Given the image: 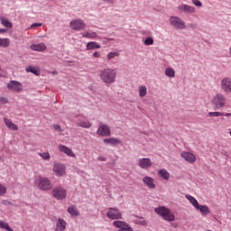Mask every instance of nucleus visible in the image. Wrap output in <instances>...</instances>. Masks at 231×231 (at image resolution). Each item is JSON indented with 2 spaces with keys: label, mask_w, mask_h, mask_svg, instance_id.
<instances>
[{
  "label": "nucleus",
  "mask_w": 231,
  "mask_h": 231,
  "mask_svg": "<svg viewBox=\"0 0 231 231\" xmlns=\"http://www.w3.org/2000/svg\"><path fill=\"white\" fill-rule=\"evenodd\" d=\"M97 134L98 136H111V129L107 125H100L97 130Z\"/></svg>",
  "instance_id": "9"
},
{
  "label": "nucleus",
  "mask_w": 231,
  "mask_h": 231,
  "mask_svg": "<svg viewBox=\"0 0 231 231\" xmlns=\"http://www.w3.org/2000/svg\"><path fill=\"white\" fill-rule=\"evenodd\" d=\"M0 228H3L4 230H7V231H14V229L10 227V225H8V223L3 220H0Z\"/></svg>",
  "instance_id": "34"
},
{
  "label": "nucleus",
  "mask_w": 231,
  "mask_h": 231,
  "mask_svg": "<svg viewBox=\"0 0 231 231\" xmlns=\"http://www.w3.org/2000/svg\"><path fill=\"white\" fill-rule=\"evenodd\" d=\"M68 212H69V214H70V216H73V217L79 216V210H77V207H75V206H70L68 208Z\"/></svg>",
  "instance_id": "31"
},
{
  "label": "nucleus",
  "mask_w": 231,
  "mask_h": 231,
  "mask_svg": "<svg viewBox=\"0 0 231 231\" xmlns=\"http://www.w3.org/2000/svg\"><path fill=\"white\" fill-rule=\"evenodd\" d=\"M186 199L191 203V205L197 208V207H199V203L196 199V198L192 197L191 195H186Z\"/></svg>",
  "instance_id": "28"
},
{
  "label": "nucleus",
  "mask_w": 231,
  "mask_h": 231,
  "mask_svg": "<svg viewBox=\"0 0 231 231\" xmlns=\"http://www.w3.org/2000/svg\"><path fill=\"white\" fill-rule=\"evenodd\" d=\"M30 48L32 51H46V44L44 43L32 44Z\"/></svg>",
  "instance_id": "21"
},
{
  "label": "nucleus",
  "mask_w": 231,
  "mask_h": 231,
  "mask_svg": "<svg viewBox=\"0 0 231 231\" xmlns=\"http://www.w3.org/2000/svg\"><path fill=\"white\" fill-rule=\"evenodd\" d=\"M120 54L116 51L113 52H108V54L106 55V59L107 60H111V59H115V57H118Z\"/></svg>",
  "instance_id": "37"
},
{
  "label": "nucleus",
  "mask_w": 231,
  "mask_h": 231,
  "mask_svg": "<svg viewBox=\"0 0 231 231\" xmlns=\"http://www.w3.org/2000/svg\"><path fill=\"white\" fill-rule=\"evenodd\" d=\"M39 26H42V23H34L30 26V29L38 28Z\"/></svg>",
  "instance_id": "42"
},
{
  "label": "nucleus",
  "mask_w": 231,
  "mask_h": 231,
  "mask_svg": "<svg viewBox=\"0 0 231 231\" xmlns=\"http://www.w3.org/2000/svg\"><path fill=\"white\" fill-rule=\"evenodd\" d=\"M78 125H79V127H84L85 129H89L91 123H89V121H79Z\"/></svg>",
  "instance_id": "35"
},
{
  "label": "nucleus",
  "mask_w": 231,
  "mask_h": 231,
  "mask_svg": "<svg viewBox=\"0 0 231 231\" xmlns=\"http://www.w3.org/2000/svg\"><path fill=\"white\" fill-rule=\"evenodd\" d=\"M211 104L214 105L216 109H223L226 106V97L225 95L217 93L213 97Z\"/></svg>",
  "instance_id": "3"
},
{
  "label": "nucleus",
  "mask_w": 231,
  "mask_h": 231,
  "mask_svg": "<svg viewBox=\"0 0 231 231\" xmlns=\"http://www.w3.org/2000/svg\"><path fill=\"white\" fill-rule=\"evenodd\" d=\"M136 223H138V225H142L143 226H147V222L145 221V219H143V217H140L136 220Z\"/></svg>",
  "instance_id": "39"
},
{
  "label": "nucleus",
  "mask_w": 231,
  "mask_h": 231,
  "mask_svg": "<svg viewBox=\"0 0 231 231\" xmlns=\"http://www.w3.org/2000/svg\"><path fill=\"white\" fill-rule=\"evenodd\" d=\"M158 174L161 178H162V180H165L166 181H169L171 179V173H169L165 169L160 170Z\"/></svg>",
  "instance_id": "24"
},
{
  "label": "nucleus",
  "mask_w": 231,
  "mask_h": 231,
  "mask_svg": "<svg viewBox=\"0 0 231 231\" xmlns=\"http://www.w3.org/2000/svg\"><path fill=\"white\" fill-rule=\"evenodd\" d=\"M87 50H100V44L97 42H89L87 43Z\"/></svg>",
  "instance_id": "27"
},
{
  "label": "nucleus",
  "mask_w": 231,
  "mask_h": 231,
  "mask_svg": "<svg viewBox=\"0 0 231 231\" xmlns=\"http://www.w3.org/2000/svg\"><path fill=\"white\" fill-rule=\"evenodd\" d=\"M143 183H144V185L148 187V189H156V184H154V179H152V177L145 176L143 179Z\"/></svg>",
  "instance_id": "18"
},
{
  "label": "nucleus",
  "mask_w": 231,
  "mask_h": 231,
  "mask_svg": "<svg viewBox=\"0 0 231 231\" xmlns=\"http://www.w3.org/2000/svg\"><path fill=\"white\" fill-rule=\"evenodd\" d=\"M171 226H174V227H176V225H175V224H171Z\"/></svg>",
  "instance_id": "50"
},
{
  "label": "nucleus",
  "mask_w": 231,
  "mask_h": 231,
  "mask_svg": "<svg viewBox=\"0 0 231 231\" xmlns=\"http://www.w3.org/2000/svg\"><path fill=\"white\" fill-rule=\"evenodd\" d=\"M93 57H96V59H99L100 53H98V52H94V53H93Z\"/></svg>",
  "instance_id": "45"
},
{
  "label": "nucleus",
  "mask_w": 231,
  "mask_h": 231,
  "mask_svg": "<svg viewBox=\"0 0 231 231\" xmlns=\"http://www.w3.org/2000/svg\"><path fill=\"white\" fill-rule=\"evenodd\" d=\"M180 156L185 160V162H188V163L196 162V155L190 152H182Z\"/></svg>",
  "instance_id": "14"
},
{
  "label": "nucleus",
  "mask_w": 231,
  "mask_h": 231,
  "mask_svg": "<svg viewBox=\"0 0 231 231\" xmlns=\"http://www.w3.org/2000/svg\"><path fill=\"white\" fill-rule=\"evenodd\" d=\"M6 192V188L0 184V196H3Z\"/></svg>",
  "instance_id": "41"
},
{
  "label": "nucleus",
  "mask_w": 231,
  "mask_h": 231,
  "mask_svg": "<svg viewBox=\"0 0 231 231\" xmlns=\"http://www.w3.org/2000/svg\"><path fill=\"white\" fill-rule=\"evenodd\" d=\"M0 23L3 24L5 28H12V23L10 21L3 16H0Z\"/></svg>",
  "instance_id": "30"
},
{
  "label": "nucleus",
  "mask_w": 231,
  "mask_h": 231,
  "mask_svg": "<svg viewBox=\"0 0 231 231\" xmlns=\"http://www.w3.org/2000/svg\"><path fill=\"white\" fill-rule=\"evenodd\" d=\"M8 103V99H6L5 97H0V104H7Z\"/></svg>",
  "instance_id": "43"
},
{
  "label": "nucleus",
  "mask_w": 231,
  "mask_h": 231,
  "mask_svg": "<svg viewBox=\"0 0 231 231\" xmlns=\"http://www.w3.org/2000/svg\"><path fill=\"white\" fill-rule=\"evenodd\" d=\"M52 194L56 199H66V189L64 188L54 189Z\"/></svg>",
  "instance_id": "13"
},
{
  "label": "nucleus",
  "mask_w": 231,
  "mask_h": 231,
  "mask_svg": "<svg viewBox=\"0 0 231 231\" xmlns=\"http://www.w3.org/2000/svg\"><path fill=\"white\" fill-rule=\"evenodd\" d=\"M229 134H230V136H231V131L229 132Z\"/></svg>",
  "instance_id": "51"
},
{
  "label": "nucleus",
  "mask_w": 231,
  "mask_h": 231,
  "mask_svg": "<svg viewBox=\"0 0 231 231\" xmlns=\"http://www.w3.org/2000/svg\"><path fill=\"white\" fill-rule=\"evenodd\" d=\"M35 185L40 189V190H50L52 189L53 185H51V181L50 179L40 177L35 180Z\"/></svg>",
  "instance_id": "4"
},
{
  "label": "nucleus",
  "mask_w": 231,
  "mask_h": 231,
  "mask_svg": "<svg viewBox=\"0 0 231 231\" xmlns=\"http://www.w3.org/2000/svg\"><path fill=\"white\" fill-rule=\"evenodd\" d=\"M97 160H98L99 162H106V157L101 156V157H98Z\"/></svg>",
  "instance_id": "46"
},
{
  "label": "nucleus",
  "mask_w": 231,
  "mask_h": 231,
  "mask_svg": "<svg viewBox=\"0 0 231 231\" xmlns=\"http://www.w3.org/2000/svg\"><path fill=\"white\" fill-rule=\"evenodd\" d=\"M154 212L158 216H161L164 221H168L169 223H172V221L176 220L174 213H172V211H171V209L167 208L166 207L161 206L159 208H155Z\"/></svg>",
  "instance_id": "1"
},
{
  "label": "nucleus",
  "mask_w": 231,
  "mask_h": 231,
  "mask_svg": "<svg viewBox=\"0 0 231 231\" xmlns=\"http://www.w3.org/2000/svg\"><path fill=\"white\" fill-rule=\"evenodd\" d=\"M0 33H6V29H0Z\"/></svg>",
  "instance_id": "47"
},
{
  "label": "nucleus",
  "mask_w": 231,
  "mask_h": 231,
  "mask_svg": "<svg viewBox=\"0 0 231 231\" xmlns=\"http://www.w3.org/2000/svg\"><path fill=\"white\" fill-rule=\"evenodd\" d=\"M81 35L85 39H97L98 37V34L91 30L83 32Z\"/></svg>",
  "instance_id": "20"
},
{
  "label": "nucleus",
  "mask_w": 231,
  "mask_h": 231,
  "mask_svg": "<svg viewBox=\"0 0 231 231\" xmlns=\"http://www.w3.org/2000/svg\"><path fill=\"white\" fill-rule=\"evenodd\" d=\"M53 172L56 176H65L66 175V166L60 163H55L53 166Z\"/></svg>",
  "instance_id": "12"
},
{
  "label": "nucleus",
  "mask_w": 231,
  "mask_h": 231,
  "mask_svg": "<svg viewBox=\"0 0 231 231\" xmlns=\"http://www.w3.org/2000/svg\"><path fill=\"white\" fill-rule=\"evenodd\" d=\"M144 44L145 46H152V44H154V39H152V37H147L144 40Z\"/></svg>",
  "instance_id": "36"
},
{
  "label": "nucleus",
  "mask_w": 231,
  "mask_h": 231,
  "mask_svg": "<svg viewBox=\"0 0 231 231\" xmlns=\"http://www.w3.org/2000/svg\"><path fill=\"white\" fill-rule=\"evenodd\" d=\"M66 230V221L64 219L60 218L56 224V231H64Z\"/></svg>",
  "instance_id": "23"
},
{
  "label": "nucleus",
  "mask_w": 231,
  "mask_h": 231,
  "mask_svg": "<svg viewBox=\"0 0 231 231\" xmlns=\"http://www.w3.org/2000/svg\"><path fill=\"white\" fill-rule=\"evenodd\" d=\"M197 210H199V212L202 214V216H208L210 214V209L207 206L199 205L196 208Z\"/></svg>",
  "instance_id": "26"
},
{
  "label": "nucleus",
  "mask_w": 231,
  "mask_h": 231,
  "mask_svg": "<svg viewBox=\"0 0 231 231\" xmlns=\"http://www.w3.org/2000/svg\"><path fill=\"white\" fill-rule=\"evenodd\" d=\"M99 77L105 84H113L116 80V70L109 68L104 69Z\"/></svg>",
  "instance_id": "2"
},
{
  "label": "nucleus",
  "mask_w": 231,
  "mask_h": 231,
  "mask_svg": "<svg viewBox=\"0 0 231 231\" xmlns=\"http://www.w3.org/2000/svg\"><path fill=\"white\" fill-rule=\"evenodd\" d=\"M220 88L225 93H231V79L224 78L221 79Z\"/></svg>",
  "instance_id": "10"
},
{
  "label": "nucleus",
  "mask_w": 231,
  "mask_h": 231,
  "mask_svg": "<svg viewBox=\"0 0 231 231\" xmlns=\"http://www.w3.org/2000/svg\"><path fill=\"white\" fill-rule=\"evenodd\" d=\"M10 46V39L0 38V48H8Z\"/></svg>",
  "instance_id": "29"
},
{
  "label": "nucleus",
  "mask_w": 231,
  "mask_h": 231,
  "mask_svg": "<svg viewBox=\"0 0 231 231\" xmlns=\"http://www.w3.org/2000/svg\"><path fill=\"white\" fill-rule=\"evenodd\" d=\"M27 73H33V75H36L39 77L41 75V69H39V67H33V66H29L26 68Z\"/></svg>",
  "instance_id": "25"
},
{
  "label": "nucleus",
  "mask_w": 231,
  "mask_h": 231,
  "mask_svg": "<svg viewBox=\"0 0 231 231\" xmlns=\"http://www.w3.org/2000/svg\"><path fill=\"white\" fill-rule=\"evenodd\" d=\"M113 226H116V228H120L119 230H129L130 228H132L129 224L120 220L114 221Z\"/></svg>",
  "instance_id": "17"
},
{
  "label": "nucleus",
  "mask_w": 231,
  "mask_h": 231,
  "mask_svg": "<svg viewBox=\"0 0 231 231\" xmlns=\"http://www.w3.org/2000/svg\"><path fill=\"white\" fill-rule=\"evenodd\" d=\"M165 75L166 77H170L171 79H174L176 72L173 70L172 68H167L165 69Z\"/></svg>",
  "instance_id": "32"
},
{
  "label": "nucleus",
  "mask_w": 231,
  "mask_h": 231,
  "mask_svg": "<svg viewBox=\"0 0 231 231\" xmlns=\"http://www.w3.org/2000/svg\"><path fill=\"white\" fill-rule=\"evenodd\" d=\"M7 89L9 91H15L16 93H21V91H23V84L15 80H11L7 84Z\"/></svg>",
  "instance_id": "8"
},
{
  "label": "nucleus",
  "mask_w": 231,
  "mask_h": 231,
  "mask_svg": "<svg viewBox=\"0 0 231 231\" xmlns=\"http://www.w3.org/2000/svg\"><path fill=\"white\" fill-rule=\"evenodd\" d=\"M53 128L55 129V131H62V129L60 128V125H54Z\"/></svg>",
  "instance_id": "44"
},
{
  "label": "nucleus",
  "mask_w": 231,
  "mask_h": 231,
  "mask_svg": "<svg viewBox=\"0 0 231 231\" xmlns=\"http://www.w3.org/2000/svg\"><path fill=\"white\" fill-rule=\"evenodd\" d=\"M4 122H5V125H6V127H8V129H10L11 131H17L19 129L17 125L14 124V122H12L8 118H5Z\"/></svg>",
  "instance_id": "22"
},
{
  "label": "nucleus",
  "mask_w": 231,
  "mask_h": 231,
  "mask_svg": "<svg viewBox=\"0 0 231 231\" xmlns=\"http://www.w3.org/2000/svg\"><path fill=\"white\" fill-rule=\"evenodd\" d=\"M70 28L76 32H80V30L86 29V23L81 19L72 20L70 22Z\"/></svg>",
  "instance_id": "6"
},
{
  "label": "nucleus",
  "mask_w": 231,
  "mask_h": 231,
  "mask_svg": "<svg viewBox=\"0 0 231 231\" xmlns=\"http://www.w3.org/2000/svg\"><path fill=\"white\" fill-rule=\"evenodd\" d=\"M170 24L173 26V28H177L178 30H185V28H187V25H185V22H183V20H181V18L178 16H171Z\"/></svg>",
  "instance_id": "5"
},
{
  "label": "nucleus",
  "mask_w": 231,
  "mask_h": 231,
  "mask_svg": "<svg viewBox=\"0 0 231 231\" xmlns=\"http://www.w3.org/2000/svg\"><path fill=\"white\" fill-rule=\"evenodd\" d=\"M103 142L106 145H120V143H122V141L120 139L115 137L104 139Z\"/></svg>",
  "instance_id": "19"
},
{
  "label": "nucleus",
  "mask_w": 231,
  "mask_h": 231,
  "mask_svg": "<svg viewBox=\"0 0 231 231\" xmlns=\"http://www.w3.org/2000/svg\"><path fill=\"white\" fill-rule=\"evenodd\" d=\"M117 231H134V230H133V227H132L130 229H123V230H117Z\"/></svg>",
  "instance_id": "48"
},
{
  "label": "nucleus",
  "mask_w": 231,
  "mask_h": 231,
  "mask_svg": "<svg viewBox=\"0 0 231 231\" xmlns=\"http://www.w3.org/2000/svg\"><path fill=\"white\" fill-rule=\"evenodd\" d=\"M146 95H147V87L140 86L139 87V97H141V98H143V97H145Z\"/></svg>",
  "instance_id": "33"
},
{
  "label": "nucleus",
  "mask_w": 231,
  "mask_h": 231,
  "mask_svg": "<svg viewBox=\"0 0 231 231\" xmlns=\"http://www.w3.org/2000/svg\"><path fill=\"white\" fill-rule=\"evenodd\" d=\"M57 74H58L57 71H53V72H52V75H57Z\"/></svg>",
  "instance_id": "49"
},
{
  "label": "nucleus",
  "mask_w": 231,
  "mask_h": 231,
  "mask_svg": "<svg viewBox=\"0 0 231 231\" xmlns=\"http://www.w3.org/2000/svg\"><path fill=\"white\" fill-rule=\"evenodd\" d=\"M178 11L180 14H194V12H196V8L192 5L182 4L178 6Z\"/></svg>",
  "instance_id": "11"
},
{
  "label": "nucleus",
  "mask_w": 231,
  "mask_h": 231,
  "mask_svg": "<svg viewBox=\"0 0 231 231\" xmlns=\"http://www.w3.org/2000/svg\"><path fill=\"white\" fill-rule=\"evenodd\" d=\"M59 150L60 151V152H63L64 154H67V156H70V158H76V156H77L75 154V152H73V151L66 145L60 144L59 145Z\"/></svg>",
  "instance_id": "16"
},
{
  "label": "nucleus",
  "mask_w": 231,
  "mask_h": 231,
  "mask_svg": "<svg viewBox=\"0 0 231 231\" xmlns=\"http://www.w3.org/2000/svg\"><path fill=\"white\" fill-rule=\"evenodd\" d=\"M139 167L144 170L151 169L152 167V161L149 158H141L139 159Z\"/></svg>",
  "instance_id": "15"
},
{
  "label": "nucleus",
  "mask_w": 231,
  "mask_h": 231,
  "mask_svg": "<svg viewBox=\"0 0 231 231\" xmlns=\"http://www.w3.org/2000/svg\"><path fill=\"white\" fill-rule=\"evenodd\" d=\"M106 217L108 219H122V211H119L118 208H110L106 213Z\"/></svg>",
  "instance_id": "7"
},
{
  "label": "nucleus",
  "mask_w": 231,
  "mask_h": 231,
  "mask_svg": "<svg viewBox=\"0 0 231 231\" xmlns=\"http://www.w3.org/2000/svg\"><path fill=\"white\" fill-rule=\"evenodd\" d=\"M39 156H41V158H42V160H50V158H51L50 152L39 153Z\"/></svg>",
  "instance_id": "38"
},
{
  "label": "nucleus",
  "mask_w": 231,
  "mask_h": 231,
  "mask_svg": "<svg viewBox=\"0 0 231 231\" xmlns=\"http://www.w3.org/2000/svg\"><path fill=\"white\" fill-rule=\"evenodd\" d=\"M192 3L195 5V6H199V7L203 6V4H201V1L199 0H192Z\"/></svg>",
  "instance_id": "40"
}]
</instances>
